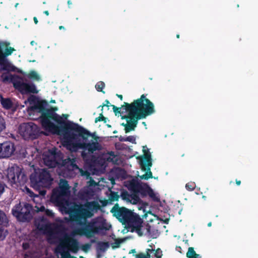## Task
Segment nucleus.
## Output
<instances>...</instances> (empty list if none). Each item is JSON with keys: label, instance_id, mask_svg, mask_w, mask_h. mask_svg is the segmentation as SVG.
<instances>
[{"label": "nucleus", "instance_id": "obj_1", "mask_svg": "<svg viewBox=\"0 0 258 258\" xmlns=\"http://www.w3.org/2000/svg\"><path fill=\"white\" fill-rule=\"evenodd\" d=\"M27 101L30 104H33L28 108L29 114L40 113V122L45 131L52 134H63V137L70 132H79V135L83 137L89 135L86 129L78 123L63 121L62 118L55 113L58 110L57 107L47 108L48 103L46 100H39L35 96L31 95Z\"/></svg>", "mask_w": 258, "mask_h": 258}, {"label": "nucleus", "instance_id": "obj_2", "mask_svg": "<svg viewBox=\"0 0 258 258\" xmlns=\"http://www.w3.org/2000/svg\"><path fill=\"white\" fill-rule=\"evenodd\" d=\"M100 209V205L96 201L87 202L84 205L75 204L70 208L68 213L71 223L80 226L73 230L72 234L90 238L102 230H108L106 220L102 217L88 221L94 216V211Z\"/></svg>", "mask_w": 258, "mask_h": 258}, {"label": "nucleus", "instance_id": "obj_3", "mask_svg": "<svg viewBox=\"0 0 258 258\" xmlns=\"http://www.w3.org/2000/svg\"><path fill=\"white\" fill-rule=\"evenodd\" d=\"M128 113L127 115L122 116V119H126L127 123H122L125 126V132L127 133L135 130L138 120L146 118L155 112L153 103L145 94H142L140 98L135 100L132 103L124 102L122 107Z\"/></svg>", "mask_w": 258, "mask_h": 258}, {"label": "nucleus", "instance_id": "obj_4", "mask_svg": "<svg viewBox=\"0 0 258 258\" xmlns=\"http://www.w3.org/2000/svg\"><path fill=\"white\" fill-rule=\"evenodd\" d=\"M89 135L81 136L79 132H69L63 137V145L66 147L67 149L71 152H77L79 149H83L84 151L81 153V156L83 159L87 160L89 155L88 153L85 152L87 150L89 153L92 154L96 151H100L102 147L97 142L92 143H86L88 141V138L90 137L95 140L97 139L95 134L91 133L89 131L86 130Z\"/></svg>", "mask_w": 258, "mask_h": 258}, {"label": "nucleus", "instance_id": "obj_5", "mask_svg": "<svg viewBox=\"0 0 258 258\" xmlns=\"http://www.w3.org/2000/svg\"><path fill=\"white\" fill-rule=\"evenodd\" d=\"M110 212L132 232H136L139 236H143L145 231V234H150V225L147 224L143 228L142 219L139 215L131 210L123 207H120L118 204H116L111 209Z\"/></svg>", "mask_w": 258, "mask_h": 258}, {"label": "nucleus", "instance_id": "obj_6", "mask_svg": "<svg viewBox=\"0 0 258 258\" xmlns=\"http://www.w3.org/2000/svg\"><path fill=\"white\" fill-rule=\"evenodd\" d=\"M68 181L64 179H60L58 187L53 189L51 201L58 206H64L67 203L65 199L70 194Z\"/></svg>", "mask_w": 258, "mask_h": 258}, {"label": "nucleus", "instance_id": "obj_7", "mask_svg": "<svg viewBox=\"0 0 258 258\" xmlns=\"http://www.w3.org/2000/svg\"><path fill=\"white\" fill-rule=\"evenodd\" d=\"M33 206L26 202H20L12 209L13 215L20 222H29L33 218Z\"/></svg>", "mask_w": 258, "mask_h": 258}, {"label": "nucleus", "instance_id": "obj_8", "mask_svg": "<svg viewBox=\"0 0 258 258\" xmlns=\"http://www.w3.org/2000/svg\"><path fill=\"white\" fill-rule=\"evenodd\" d=\"M13 86L21 94H37L38 91L36 85L28 82L27 78L17 76L13 81Z\"/></svg>", "mask_w": 258, "mask_h": 258}, {"label": "nucleus", "instance_id": "obj_9", "mask_svg": "<svg viewBox=\"0 0 258 258\" xmlns=\"http://www.w3.org/2000/svg\"><path fill=\"white\" fill-rule=\"evenodd\" d=\"M7 177L12 186H13L14 184H16L17 186L23 184L27 180V176L22 172V169L18 166L9 168Z\"/></svg>", "mask_w": 258, "mask_h": 258}, {"label": "nucleus", "instance_id": "obj_10", "mask_svg": "<svg viewBox=\"0 0 258 258\" xmlns=\"http://www.w3.org/2000/svg\"><path fill=\"white\" fill-rule=\"evenodd\" d=\"M30 180L32 186L35 188H38L40 186L49 187L52 184L53 178L47 169H42L38 177L31 176Z\"/></svg>", "mask_w": 258, "mask_h": 258}, {"label": "nucleus", "instance_id": "obj_11", "mask_svg": "<svg viewBox=\"0 0 258 258\" xmlns=\"http://www.w3.org/2000/svg\"><path fill=\"white\" fill-rule=\"evenodd\" d=\"M19 132L25 140L35 139L39 136V128L34 123L30 122L21 124Z\"/></svg>", "mask_w": 258, "mask_h": 258}, {"label": "nucleus", "instance_id": "obj_12", "mask_svg": "<svg viewBox=\"0 0 258 258\" xmlns=\"http://www.w3.org/2000/svg\"><path fill=\"white\" fill-rule=\"evenodd\" d=\"M126 186L131 191L138 192L142 198L146 197L151 189L147 183L140 182L135 179L130 181Z\"/></svg>", "mask_w": 258, "mask_h": 258}, {"label": "nucleus", "instance_id": "obj_13", "mask_svg": "<svg viewBox=\"0 0 258 258\" xmlns=\"http://www.w3.org/2000/svg\"><path fill=\"white\" fill-rule=\"evenodd\" d=\"M66 234L61 240V244L64 247L67 248L70 251L73 253H76L79 249V242L78 240L75 239L74 236Z\"/></svg>", "mask_w": 258, "mask_h": 258}, {"label": "nucleus", "instance_id": "obj_14", "mask_svg": "<svg viewBox=\"0 0 258 258\" xmlns=\"http://www.w3.org/2000/svg\"><path fill=\"white\" fill-rule=\"evenodd\" d=\"M15 151V145L10 141L0 143V158H7L11 157Z\"/></svg>", "mask_w": 258, "mask_h": 258}, {"label": "nucleus", "instance_id": "obj_15", "mask_svg": "<svg viewBox=\"0 0 258 258\" xmlns=\"http://www.w3.org/2000/svg\"><path fill=\"white\" fill-rule=\"evenodd\" d=\"M143 152L144 154L137 157L139 160V163L142 170H145V166H152V157L151 154L149 149L146 146L143 147Z\"/></svg>", "mask_w": 258, "mask_h": 258}, {"label": "nucleus", "instance_id": "obj_16", "mask_svg": "<svg viewBox=\"0 0 258 258\" xmlns=\"http://www.w3.org/2000/svg\"><path fill=\"white\" fill-rule=\"evenodd\" d=\"M58 155L55 150L49 151L47 155H45L43 160L45 164L49 168L55 167L58 162L57 160Z\"/></svg>", "mask_w": 258, "mask_h": 258}, {"label": "nucleus", "instance_id": "obj_17", "mask_svg": "<svg viewBox=\"0 0 258 258\" xmlns=\"http://www.w3.org/2000/svg\"><path fill=\"white\" fill-rule=\"evenodd\" d=\"M24 78H27L30 80L35 81H39L41 80L40 76L35 71H31L29 73H22Z\"/></svg>", "mask_w": 258, "mask_h": 258}, {"label": "nucleus", "instance_id": "obj_18", "mask_svg": "<svg viewBox=\"0 0 258 258\" xmlns=\"http://www.w3.org/2000/svg\"><path fill=\"white\" fill-rule=\"evenodd\" d=\"M105 159L108 162H112L117 164L118 161L117 156L115 154L114 152L109 151L105 155Z\"/></svg>", "mask_w": 258, "mask_h": 258}, {"label": "nucleus", "instance_id": "obj_19", "mask_svg": "<svg viewBox=\"0 0 258 258\" xmlns=\"http://www.w3.org/2000/svg\"><path fill=\"white\" fill-rule=\"evenodd\" d=\"M1 102L3 107L6 109H11L12 108L13 105L12 100L8 98H4L2 97L1 98Z\"/></svg>", "mask_w": 258, "mask_h": 258}, {"label": "nucleus", "instance_id": "obj_20", "mask_svg": "<svg viewBox=\"0 0 258 258\" xmlns=\"http://www.w3.org/2000/svg\"><path fill=\"white\" fill-rule=\"evenodd\" d=\"M152 166H145V170H142L143 171H146V173L140 176V177L141 179H148L149 178H152L153 177L152 173L151 171V167Z\"/></svg>", "mask_w": 258, "mask_h": 258}, {"label": "nucleus", "instance_id": "obj_21", "mask_svg": "<svg viewBox=\"0 0 258 258\" xmlns=\"http://www.w3.org/2000/svg\"><path fill=\"white\" fill-rule=\"evenodd\" d=\"M132 193L131 194V197H130V202L133 204H137L140 203L142 200L139 197V194L138 192L135 191H131Z\"/></svg>", "mask_w": 258, "mask_h": 258}, {"label": "nucleus", "instance_id": "obj_22", "mask_svg": "<svg viewBox=\"0 0 258 258\" xmlns=\"http://www.w3.org/2000/svg\"><path fill=\"white\" fill-rule=\"evenodd\" d=\"M186 255L187 258H202V256L196 252L194 248L192 247H189L188 248Z\"/></svg>", "mask_w": 258, "mask_h": 258}, {"label": "nucleus", "instance_id": "obj_23", "mask_svg": "<svg viewBox=\"0 0 258 258\" xmlns=\"http://www.w3.org/2000/svg\"><path fill=\"white\" fill-rule=\"evenodd\" d=\"M8 224V219L5 213L0 210V225L7 227Z\"/></svg>", "mask_w": 258, "mask_h": 258}, {"label": "nucleus", "instance_id": "obj_24", "mask_svg": "<svg viewBox=\"0 0 258 258\" xmlns=\"http://www.w3.org/2000/svg\"><path fill=\"white\" fill-rule=\"evenodd\" d=\"M109 245L107 242L99 241L97 242V249L101 252H104L109 247Z\"/></svg>", "mask_w": 258, "mask_h": 258}, {"label": "nucleus", "instance_id": "obj_25", "mask_svg": "<svg viewBox=\"0 0 258 258\" xmlns=\"http://www.w3.org/2000/svg\"><path fill=\"white\" fill-rule=\"evenodd\" d=\"M119 198V196L118 195L117 192L110 190V194L108 196V200L110 203L112 202L118 201Z\"/></svg>", "mask_w": 258, "mask_h": 258}, {"label": "nucleus", "instance_id": "obj_26", "mask_svg": "<svg viewBox=\"0 0 258 258\" xmlns=\"http://www.w3.org/2000/svg\"><path fill=\"white\" fill-rule=\"evenodd\" d=\"M1 78L3 82H12V83L13 80L16 79V78H14L11 74L6 73H4L2 75Z\"/></svg>", "mask_w": 258, "mask_h": 258}, {"label": "nucleus", "instance_id": "obj_27", "mask_svg": "<svg viewBox=\"0 0 258 258\" xmlns=\"http://www.w3.org/2000/svg\"><path fill=\"white\" fill-rule=\"evenodd\" d=\"M147 196H149L150 198H151L152 200L154 202H160V198L156 195V194L154 192L153 190L151 188L150 189Z\"/></svg>", "mask_w": 258, "mask_h": 258}, {"label": "nucleus", "instance_id": "obj_28", "mask_svg": "<svg viewBox=\"0 0 258 258\" xmlns=\"http://www.w3.org/2000/svg\"><path fill=\"white\" fill-rule=\"evenodd\" d=\"M105 83L103 82L99 81L96 84L95 88L97 91L105 93V92L103 91V89L105 87Z\"/></svg>", "mask_w": 258, "mask_h": 258}, {"label": "nucleus", "instance_id": "obj_29", "mask_svg": "<svg viewBox=\"0 0 258 258\" xmlns=\"http://www.w3.org/2000/svg\"><path fill=\"white\" fill-rule=\"evenodd\" d=\"M120 196L123 200L126 201L127 202H130V197H131V194H129L126 190H123V191H122Z\"/></svg>", "mask_w": 258, "mask_h": 258}, {"label": "nucleus", "instance_id": "obj_30", "mask_svg": "<svg viewBox=\"0 0 258 258\" xmlns=\"http://www.w3.org/2000/svg\"><path fill=\"white\" fill-rule=\"evenodd\" d=\"M196 184L194 182H189L186 184L185 188L187 190L192 191L196 188Z\"/></svg>", "mask_w": 258, "mask_h": 258}, {"label": "nucleus", "instance_id": "obj_31", "mask_svg": "<svg viewBox=\"0 0 258 258\" xmlns=\"http://www.w3.org/2000/svg\"><path fill=\"white\" fill-rule=\"evenodd\" d=\"M15 50L13 47H7L5 50V52L4 53V54H5V58L6 57V56L11 55L13 52Z\"/></svg>", "mask_w": 258, "mask_h": 258}, {"label": "nucleus", "instance_id": "obj_32", "mask_svg": "<svg viewBox=\"0 0 258 258\" xmlns=\"http://www.w3.org/2000/svg\"><path fill=\"white\" fill-rule=\"evenodd\" d=\"M6 128V122L4 118L0 115V133Z\"/></svg>", "mask_w": 258, "mask_h": 258}, {"label": "nucleus", "instance_id": "obj_33", "mask_svg": "<svg viewBox=\"0 0 258 258\" xmlns=\"http://www.w3.org/2000/svg\"><path fill=\"white\" fill-rule=\"evenodd\" d=\"M136 258H151V254L148 252L146 254L141 252L136 255Z\"/></svg>", "mask_w": 258, "mask_h": 258}, {"label": "nucleus", "instance_id": "obj_34", "mask_svg": "<svg viewBox=\"0 0 258 258\" xmlns=\"http://www.w3.org/2000/svg\"><path fill=\"white\" fill-rule=\"evenodd\" d=\"M104 121V122H106V118L105 117L103 114L102 112L100 114L99 116L96 117L95 119V122L96 123L98 121Z\"/></svg>", "mask_w": 258, "mask_h": 258}, {"label": "nucleus", "instance_id": "obj_35", "mask_svg": "<svg viewBox=\"0 0 258 258\" xmlns=\"http://www.w3.org/2000/svg\"><path fill=\"white\" fill-rule=\"evenodd\" d=\"M112 107V109L113 110V112H114L115 114L116 115L117 114L121 113L120 112V109L121 108H122L123 109H124V107H117L116 106L114 105H110Z\"/></svg>", "mask_w": 258, "mask_h": 258}, {"label": "nucleus", "instance_id": "obj_36", "mask_svg": "<svg viewBox=\"0 0 258 258\" xmlns=\"http://www.w3.org/2000/svg\"><path fill=\"white\" fill-rule=\"evenodd\" d=\"M7 234L8 231L7 230L5 231L3 228H0V240H4Z\"/></svg>", "mask_w": 258, "mask_h": 258}, {"label": "nucleus", "instance_id": "obj_37", "mask_svg": "<svg viewBox=\"0 0 258 258\" xmlns=\"http://www.w3.org/2000/svg\"><path fill=\"white\" fill-rule=\"evenodd\" d=\"M26 191L27 194H29V196L31 197H38V196L35 194H34L31 189H30L28 187H25Z\"/></svg>", "mask_w": 258, "mask_h": 258}, {"label": "nucleus", "instance_id": "obj_38", "mask_svg": "<svg viewBox=\"0 0 258 258\" xmlns=\"http://www.w3.org/2000/svg\"><path fill=\"white\" fill-rule=\"evenodd\" d=\"M7 187L5 183L3 182H0V197L5 191V188Z\"/></svg>", "mask_w": 258, "mask_h": 258}, {"label": "nucleus", "instance_id": "obj_39", "mask_svg": "<svg viewBox=\"0 0 258 258\" xmlns=\"http://www.w3.org/2000/svg\"><path fill=\"white\" fill-rule=\"evenodd\" d=\"M91 245L90 243H86L82 245V248L83 250L86 252L91 247Z\"/></svg>", "mask_w": 258, "mask_h": 258}, {"label": "nucleus", "instance_id": "obj_40", "mask_svg": "<svg viewBox=\"0 0 258 258\" xmlns=\"http://www.w3.org/2000/svg\"><path fill=\"white\" fill-rule=\"evenodd\" d=\"M126 142H130L132 143H134L136 142V138L133 136H130L128 137H126Z\"/></svg>", "mask_w": 258, "mask_h": 258}, {"label": "nucleus", "instance_id": "obj_41", "mask_svg": "<svg viewBox=\"0 0 258 258\" xmlns=\"http://www.w3.org/2000/svg\"><path fill=\"white\" fill-rule=\"evenodd\" d=\"M44 212H45V214L48 217H54V213L50 210L46 209Z\"/></svg>", "mask_w": 258, "mask_h": 258}, {"label": "nucleus", "instance_id": "obj_42", "mask_svg": "<svg viewBox=\"0 0 258 258\" xmlns=\"http://www.w3.org/2000/svg\"><path fill=\"white\" fill-rule=\"evenodd\" d=\"M162 255V251H161L160 248L157 249L155 251V256L156 258H161Z\"/></svg>", "mask_w": 258, "mask_h": 258}, {"label": "nucleus", "instance_id": "obj_43", "mask_svg": "<svg viewBox=\"0 0 258 258\" xmlns=\"http://www.w3.org/2000/svg\"><path fill=\"white\" fill-rule=\"evenodd\" d=\"M105 103H103L102 105H100L98 107H102V111L103 110V108L104 106H107V107H108L110 106V102L109 101V100H105Z\"/></svg>", "mask_w": 258, "mask_h": 258}, {"label": "nucleus", "instance_id": "obj_44", "mask_svg": "<svg viewBox=\"0 0 258 258\" xmlns=\"http://www.w3.org/2000/svg\"><path fill=\"white\" fill-rule=\"evenodd\" d=\"M35 207L37 208V212H45L46 210L44 206H40V207L36 206Z\"/></svg>", "mask_w": 258, "mask_h": 258}, {"label": "nucleus", "instance_id": "obj_45", "mask_svg": "<svg viewBox=\"0 0 258 258\" xmlns=\"http://www.w3.org/2000/svg\"><path fill=\"white\" fill-rule=\"evenodd\" d=\"M71 165L73 169H79L78 166L75 163V161L74 160L71 161Z\"/></svg>", "mask_w": 258, "mask_h": 258}, {"label": "nucleus", "instance_id": "obj_46", "mask_svg": "<svg viewBox=\"0 0 258 258\" xmlns=\"http://www.w3.org/2000/svg\"><path fill=\"white\" fill-rule=\"evenodd\" d=\"M103 207L106 206L108 204L110 203L109 200H104L101 201Z\"/></svg>", "mask_w": 258, "mask_h": 258}, {"label": "nucleus", "instance_id": "obj_47", "mask_svg": "<svg viewBox=\"0 0 258 258\" xmlns=\"http://www.w3.org/2000/svg\"><path fill=\"white\" fill-rule=\"evenodd\" d=\"M46 191L45 189L40 190L38 191V193L42 196H44L46 194Z\"/></svg>", "mask_w": 258, "mask_h": 258}, {"label": "nucleus", "instance_id": "obj_48", "mask_svg": "<svg viewBox=\"0 0 258 258\" xmlns=\"http://www.w3.org/2000/svg\"><path fill=\"white\" fill-rule=\"evenodd\" d=\"M62 118L63 121H66L65 120L67 119L69 115L67 114H63L62 116H60Z\"/></svg>", "mask_w": 258, "mask_h": 258}, {"label": "nucleus", "instance_id": "obj_49", "mask_svg": "<svg viewBox=\"0 0 258 258\" xmlns=\"http://www.w3.org/2000/svg\"><path fill=\"white\" fill-rule=\"evenodd\" d=\"M55 238V236L54 235V234H52V233H50V234H49V238H48V241H49V242H51L50 241V239H51V238Z\"/></svg>", "mask_w": 258, "mask_h": 258}, {"label": "nucleus", "instance_id": "obj_50", "mask_svg": "<svg viewBox=\"0 0 258 258\" xmlns=\"http://www.w3.org/2000/svg\"><path fill=\"white\" fill-rule=\"evenodd\" d=\"M119 140L121 142H126V138L125 137H122V136H120L119 138Z\"/></svg>", "mask_w": 258, "mask_h": 258}, {"label": "nucleus", "instance_id": "obj_51", "mask_svg": "<svg viewBox=\"0 0 258 258\" xmlns=\"http://www.w3.org/2000/svg\"><path fill=\"white\" fill-rule=\"evenodd\" d=\"M49 226H48V225H44V226L40 228V229H45V230H46L48 228H49Z\"/></svg>", "mask_w": 258, "mask_h": 258}, {"label": "nucleus", "instance_id": "obj_52", "mask_svg": "<svg viewBox=\"0 0 258 258\" xmlns=\"http://www.w3.org/2000/svg\"><path fill=\"white\" fill-rule=\"evenodd\" d=\"M33 20H34V23H35V24H38V20H37V18L36 17H34L33 18Z\"/></svg>", "mask_w": 258, "mask_h": 258}, {"label": "nucleus", "instance_id": "obj_53", "mask_svg": "<svg viewBox=\"0 0 258 258\" xmlns=\"http://www.w3.org/2000/svg\"><path fill=\"white\" fill-rule=\"evenodd\" d=\"M116 96L121 100H122L123 99V96L122 95L120 94H116Z\"/></svg>", "mask_w": 258, "mask_h": 258}, {"label": "nucleus", "instance_id": "obj_54", "mask_svg": "<svg viewBox=\"0 0 258 258\" xmlns=\"http://www.w3.org/2000/svg\"><path fill=\"white\" fill-rule=\"evenodd\" d=\"M28 246V244L27 243H23V247L24 249H26Z\"/></svg>", "mask_w": 258, "mask_h": 258}, {"label": "nucleus", "instance_id": "obj_55", "mask_svg": "<svg viewBox=\"0 0 258 258\" xmlns=\"http://www.w3.org/2000/svg\"><path fill=\"white\" fill-rule=\"evenodd\" d=\"M235 181H236V184L237 185H240V184H241V181L240 180L236 179Z\"/></svg>", "mask_w": 258, "mask_h": 258}, {"label": "nucleus", "instance_id": "obj_56", "mask_svg": "<svg viewBox=\"0 0 258 258\" xmlns=\"http://www.w3.org/2000/svg\"><path fill=\"white\" fill-rule=\"evenodd\" d=\"M67 3L69 8L70 7V6L72 5V2L71 0H68Z\"/></svg>", "mask_w": 258, "mask_h": 258}, {"label": "nucleus", "instance_id": "obj_57", "mask_svg": "<svg viewBox=\"0 0 258 258\" xmlns=\"http://www.w3.org/2000/svg\"><path fill=\"white\" fill-rule=\"evenodd\" d=\"M154 251V249H149V248H148L147 249V251L146 252H152V251Z\"/></svg>", "mask_w": 258, "mask_h": 258}, {"label": "nucleus", "instance_id": "obj_58", "mask_svg": "<svg viewBox=\"0 0 258 258\" xmlns=\"http://www.w3.org/2000/svg\"><path fill=\"white\" fill-rule=\"evenodd\" d=\"M43 13L45 14L46 16H48L49 14V12L48 11H44L43 12Z\"/></svg>", "mask_w": 258, "mask_h": 258}, {"label": "nucleus", "instance_id": "obj_59", "mask_svg": "<svg viewBox=\"0 0 258 258\" xmlns=\"http://www.w3.org/2000/svg\"><path fill=\"white\" fill-rule=\"evenodd\" d=\"M59 30H62V29L64 30V29H65V28H64V27L63 26H60L59 27Z\"/></svg>", "mask_w": 258, "mask_h": 258}, {"label": "nucleus", "instance_id": "obj_60", "mask_svg": "<svg viewBox=\"0 0 258 258\" xmlns=\"http://www.w3.org/2000/svg\"><path fill=\"white\" fill-rule=\"evenodd\" d=\"M178 248H180V249H181V248L180 246H176V249L177 250H178V251H179L180 252H181L180 250H178Z\"/></svg>", "mask_w": 258, "mask_h": 258}, {"label": "nucleus", "instance_id": "obj_61", "mask_svg": "<svg viewBox=\"0 0 258 258\" xmlns=\"http://www.w3.org/2000/svg\"><path fill=\"white\" fill-rule=\"evenodd\" d=\"M136 252V249H132L131 252L130 253H135Z\"/></svg>", "mask_w": 258, "mask_h": 258}, {"label": "nucleus", "instance_id": "obj_62", "mask_svg": "<svg viewBox=\"0 0 258 258\" xmlns=\"http://www.w3.org/2000/svg\"><path fill=\"white\" fill-rule=\"evenodd\" d=\"M96 242V240H95V239H91V242L92 243H95Z\"/></svg>", "mask_w": 258, "mask_h": 258}, {"label": "nucleus", "instance_id": "obj_63", "mask_svg": "<svg viewBox=\"0 0 258 258\" xmlns=\"http://www.w3.org/2000/svg\"><path fill=\"white\" fill-rule=\"evenodd\" d=\"M212 225V223L211 222H209L208 224V227H210Z\"/></svg>", "mask_w": 258, "mask_h": 258}, {"label": "nucleus", "instance_id": "obj_64", "mask_svg": "<svg viewBox=\"0 0 258 258\" xmlns=\"http://www.w3.org/2000/svg\"><path fill=\"white\" fill-rule=\"evenodd\" d=\"M50 102H51V103H55V100H51L50 101Z\"/></svg>", "mask_w": 258, "mask_h": 258}]
</instances>
